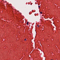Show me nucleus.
I'll return each instance as SVG.
<instances>
[{
    "label": "nucleus",
    "mask_w": 60,
    "mask_h": 60,
    "mask_svg": "<svg viewBox=\"0 0 60 60\" xmlns=\"http://www.w3.org/2000/svg\"><path fill=\"white\" fill-rule=\"evenodd\" d=\"M40 13H41V14H42V12H40Z\"/></svg>",
    "instance_id": "obj_3"
},
{
    "label": "nucleus",
    "mask_w": 60,
    "mask_h": 60,
    "mask_svg": "<svg viewBox=\"0 0 60 60\" xmlns=\"http://www.w3.org/2000/svg\"><path fill=\"white\" fill-rule=\"evenodd\" d=\"M38 7L39 8H40V6H38Z\"/></svg>",
    "instance_id": "obj_2"
},
{
    "label": "nucleus",
    "mask_w": 60,
    "mask_h": 60,
    "mask_svg": "<svg viewBox=\"0 0 60 60\" xmlns=\"http://www.w3.org/2000/svg\"><path fill=\"white\" fill-rule=\"evenodd\" d=\"M37 26H38V27H39V25H37Z\"/></svg>",
    "instance_id": "obj_4"
},
{
    "label": "nucleus",
    "mask_w": 60,
    "mask_h": 60,
    "mask_svg": "<svg viewBox=\"0 0 60 60\" xmlns=\"http://www.w3.org/2000/svg\"><path fill=\"white\" fill-rule=\"evenodd\" d=\"M26 39H24V40H25V41H26Z\"/></svg>",
    "instance_id": "obj_5"
},
{
    "label": "nucleus",
    "mask_w": 60,
    "mask_h": 60,
    "mask_svg": "<svg viewBox=\"0 0 60 60\" xmlns=\"http://www.w3.org/2000/svg\"><path fill=\"white\" fill-rule=\"evenodd\" d=\"M27 25H28V22H27Z\"/></svg>",
    "instance_id": "obj_1"
},
{
    "label": "nucleus",
    "mask_w": 60,
    "mask_h": 60,
    "mask_svg": "<svg viewBox=\"0 0 60 60\" xmlns=\"http://www.w3.org/2000/svg\"><path fill=\"white\" fill-rule=\"evenodd\" d=\"M51 60H52V59H51Z\"/></svg>",
    "instance_id": "obj_6"
}]
</instances>
